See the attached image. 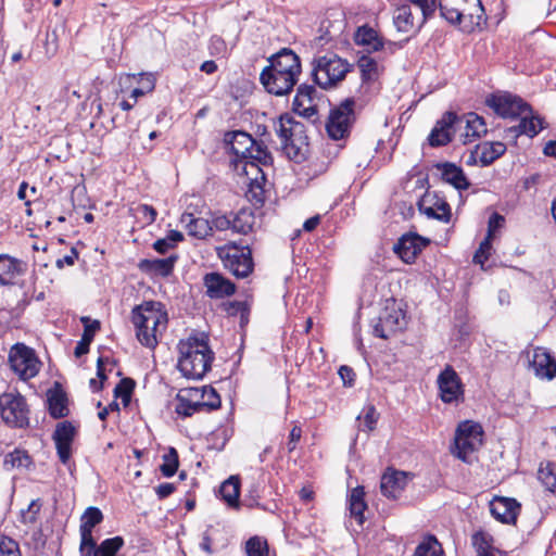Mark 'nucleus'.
<instances>
[{"instance_id":"obj_45","label":"nucleus","mask_w":556,"mask_h":556,"mask_svg":"<svg viewBox=\"0 0 556 556\" xmlns=\"http://www.w3.org/2000/svg\"><path fill=\"white\" fill-rule=\"evenodd\" d=\"M179 466L178 453L176 448L169 447L168 452L163 455V464L160 467V470L164 477H173Z\"/></svg>"},{"instance_id":"obj_47","label":"nucleus","mask_w":556,"mask_h":556,"mask_svg":"<svg viewBox=\"0 0 556 556\" xmlns=\"http://www.w3.org/2000/svg\"><path fill=\"white\" fill-rule=\"evenodd\" d=\"M472 545L477 552V556H495L491 551L490 535L483 531L472 534Z\"/></svg>"},{"instance_id":"obj_16","label":"nucleus","mask_w":556,"mask_h":556,"mask_svg":"<svg viewBox=\"0 0 556 556\" xmlns=\"http://www.w3.org/2000/svg\"><path fill=\"white\" fill-rule=\"evenodd\" d=\"M457 131V115L446 112L434 125L428 142L431 147L446 146L452 141L453 135Z\"/></svg>"},{"instance_id":"obj_3","label":"nucleus","mask_w":556,"mask_h":556,"mask_svg":"<svg viewBox=\"0 0 556 556\" xmlns=\"http://www.w3.org/2000/svg\"><path fill=\"white\" fill-rule=\"evenodd\" d=\"M131 320L138 341L149 349H154L167 328L168 317L161 302L146 301L134 307Z\"/></svg>"},{"instance_id":"obj_26","label":"nucleus","mask_w":556,"mask_h":556,"mask_svg":"<svg viewBox=\"0 0 556 556\" xmlns=\"http://www.w3.org/2000/svg\"><path fill=\"white\" fill-rule=\"evenodd\" d=\"M435 168L440 173L442 180L453 186L456 190L463 191L470 187V182L463 168L456 164L450 162L438 163Z\"/></svg>"},{"instance_id":"obj_5","label":"nucleus","mask_w":556,"mask_h":556,"mask_svg":"<svg viewBox=\"0 0 556 556\" xmlns=\"http://www.w3.org/2000/svg\"><path fill=\"white\" fill-rule=\"evenodd\" d=\"M441 16L451 24H464L465 30H472L485 22L481 0H437Z\"/></svg>"},{"instance_id":"obj_9","label":"nucleus","mask_w":556,"mask_h":556,"mask_svg":"<svg viewBox=\"0 0 556 556\" xmlns=\"http://www.w3.org/2000/svg\"><path fill=\"white\" fill-rule=\"evenodd\" d=\"M217 255L224 267L237 278H245L253 271L254 262L249 247L227 243L217 248Z\"/></svg>"},{"instance_id":"obj_50","label":"nucleus","mask_w":556,"mask_h":556,"mask_svg":"<svg viewBox=\"0 0 556 556\" xmlns=\"http://www.w3.org/2000/svg\"><path fill=\"white\" fill-rule=\"evenodd\" d=\"M207 48L212 56L224 58L227 54V45L220 36H212Z\"/></svg>"},{"instance_id":"obj_21","label":"nucleus","mask_w":556,"mask_h":556,"mask_svg":"<svg viewBox=\"0 0 556 556\" xmlns=\"http://www.w3.org/2000/svg\"><path fill=\"white\" fill-rule=\"evenodd\" d=\"M204 286L206 288V294L211 299L230 296L236 291L235 283L219 273L206 274L204 276Z\"/></svg>"},{"instance_id":"obj_30","label":"nucleus","mask_w":556,"mask_h":556,"mask_svg":"<svg viewBox=\"0 0 556 556\" xmlns=\"http://www.w3.org/2000/svg\"><path fill=\"white\" fill-rule=\"evenodd\" d=\"M176 261V256L154 260L144 258L139 262L138 267L146 274L167 277L172 274Z\"/></svg>"},{"instance_id":"obj_33","label":"nucleus","mask_w":556,"mask_h":556,"mask_svg":"<svg viewBox=\"0 0 556 556\" xmlns=\"http://www.w3.org/2000/svg\"><path fill=\"white\" fill-rule=\"evenodd\" d=\"M354 41L357 46H362L367 52L378 51L383 46L378 33L368 26L358 27L354 35Z\"/></svg>"},{"instance_id":"obj_18","label":"nucleus","mask_w":556,"mask_h":556,"mask_svg":"<svg viewBox=\"0 0 556 556\" xmlns=\"http://www.w3.org/2000/svg\"><path fill=\"white\" fill-rule=\"evenodd\" d=\"M76 435V428L70 421L58 424L53 432L58 456L63 464H66L72 455V443Z\"/></svg>"},{"instance_id":"obj_4","label":"nucleus","mask_w":556,"mask_h":556,"mask_svg":"<svg viewBox=\"0 0 556 556\" xmlns=\"http://www.w3.org/2000/svg\"><path fill=\"white\" fill-rule=\"evenodd\" d=\"M178 350L177 367L184 377L200 380L211 369L214 353L210 349L205 336H191L187 340L180 341Z\"/></svg>"},{"instance_id":"obj_35","label":"nucleus","mask_w":556,"mask_h":556,"mask_svg":"<svg viewBox=\"0 0 556 556\" xmlns=\"http://www.w3.org/2000/svg\"><path fill=\"white\" fill-rule=\"evenodd\" d=\"M23 271L22 263L7 254H0V283L9 285Z\"/></svg>"},{"instance_id":"obj_19","label":"nucleus","mask_w":556,"mask_h":556,"mask_svg":"<svg viewBox=\"0 0 556 556\" xmlns=\"http://www.w3.org/2000/svg\"><path fill=\"white\" fill-rule=\"evenodd\" d=\"M457 130H464L462 137L465 144L472 142L486 132V125L482 117L471 112L457 116Z\"/></svg>"},{"instance_id":"obj_28","label":"nucleus","mask_w":556,"mask_h":556,"mask_svg":"<svg viewBox=\"0 0 556 556\" xmlns=\"http://www.w3.org/2000/svg\"><path fill=\"white\" fill-rule=\"evenodd\" d=\"M103 519L101 510L97 507H88L81 516L80 523V549L86 545L93 544L92 529L99 525Z\"/></svg>"},{"instance_id":"obj_27","label":"nucleus","mask_w":556,"mask_h":556,"mask_svg":"<svg viewBox=\"0 0 556 556\" xmlns=\"http://www.w3.org/2000/svg\"><path fill=\"white\" fill-rule=\"evenodd\" d=\"M505 151L506 146L503 142H483L476 147L470 160L475 163L479 162L482 166H488L502 156Z\"/></svg>"},{"instance_id":"obj_59","label":"nucleus","mask_w":556,"mask_h":556,"mask_svg":"<svg viewBox=\"0 0 556 556\" xmlns=\"http://www.w3.org/2000/svg\"><path fill=\"white\" fill-rule=\"evenodd\" d=\"M140 85H141V89L144 90V93L146 92H150L154 89L155 87V77L153 74L149 73V74H140Z\"/></svg>"},{"instance_id":"obj_24","label":"nucleus","mask_w":556,"mask_h":556,"mask_svg":"<svg viewBox=\"0 0 556 556\" xmlns=\"http://www.w3.org/2000/svg\"><path fill=\"white\" fill-rule=\"evenodd\" d=\"M426 243L418 235H404L394 245V251L405 263L409 264L415 261Z\"/></svg>"},{"instance_id":"obj_39","label":"nucleus","mask_w":556,"mask_h":556,"mask_svg":"<svg viewBox=\"0 0 556 556\" xmlns=\"http://www.w3.org/2000/svg\"><path fill=\"white\" fill-rule=\"evenodd\" d=\"M220 495L231 507L239 506L240 482L237 478L230 477L220 485Z\"/></svg>"},{"instance_id":"obj_32","label":"nucleus","mask_w":556,"mask_h":556,"mask_svg":"<svg viewBox=\"0 0 556 556\" xmlns=\"http://www.w3.org/2000/svg\"><path fill=\"white\" fill-rule=\"evenodd\" d=\"M180 223L187 229L188 235L198 239H204L212 232V226L207 219L195 217L191 213H184L180 217Z\"/></svg>"},{"instance_id":"obj_31","label":"nucleus","mask_w":556,"mask_h":556,"mask_svg":"<svg viewBox=\"0 0 556 556\" xmlns=\"http://www.w3.org/2000/svg\"><path fill=\"white\" fill-rule=\"evenodd\" d=\"M123 545L124 540L122 536L106 539L99 546L96 545L93 540V544L86 545L84 549H80V553L83 556H116Z\"/></svg>"},{"instance_id":"obj_25","label":"nucleus","mask_w":556,"mask_h":556,"mask_svg":"<svg viewBox=\"0 0 556 556\" xmlns=\"http://www.w3.org/2000/svg\"><path fill=\"white\" fill-rule=\"evenodd\" d=\"M420 211L430 218L448 223L451 219L450 204L442 198L427 194L420 204Z\"/></svg>"},{"instance_id":"obj_61","label":"nucleus","mask_w":556,"mask_h":556,"mask_svg":"<svg viewBox=\"0 0 556 556\" xmlns=\"http://www.w3.org/2000/svg\"><path fill=\"white\" fill-rule=\"evenodd\" d=\"M339 376L341 377L344 386H352L354 382L355 374L352 368L348 366H341L339 368Z\"/></svg>"},{"instance_id":"obj_29","label":"nucleus","mask_w":556,"mask_h":556,"mask_svg":"<svg viewBox=\"0 0 556 556\" xmlns=\"http://www.w3.org/2000/svg\"><path fill=\"white\" fill-rule=\"evenodd\" d=\"M407 484V476L403 471L386 472L380 482V489L384 496L397 498Z\"/></svg>"},{"instance_id":"obj_13","label":"nucleus","mask_w":556,"mask_h":556,"mask_svg":"<svg viewBox=\"0 0 556 556\" xmlns=\"http://www.w3.org/2000/svg\"><path fill=\"white\" fill-rule=\"evenodd\" d=\"M9 363L12 370L23 380L34 378L40 368L34 350L23 343H16L11 348Z\"/></svg>"},{"instance_id":"obj_11","label":"nucleus","mask_w":556,"mask_h":556,"mask_svg":"<svg viewBox=\"0 0 556 556\" xmlns=\"http://www.w3.org/2000/svg\"><path fill=\"white\" fill-rule=\"evenodd\" d=\"M483 431L479 424L466 420L458 425L453 453L466 462L468 456L482 445Z\"/></svg>"},{"instance_id":"obj_54","label":"nucleus","mask_w":556,"mask_h":556,"mask_svg":"<svg viewBox=\"0 0 556 556\" xmlns=\"http://www.w3.org/2000/svg\"><path fill=\"white\" fill-rule=\"evenodd\" d=\"M137 214L142 217L147 225H151L155 222L157 213L156 210L148 204H140L136 208Z\"/></svg>"},{"instance_id":"obj_1","label":"nucleus","mask_w":556,"mask_h":556,"mask_svg":"<svg viewBox=\"0 0 556 556\" xmlns=\"http://www.w3.org/2000/svg\"><path fill=\"white\" fill-rule=\"evenodd\" d=\"M225 143L229 146L231 152L240 159L242 172L249 180L248 194L256 203H263L264 189L262 184L265 180V174L260 165H268L271 162V155L263 143L256 142L251 135L245 131H231L225 135Z\"/></svg>"},{"instance_id":"obj_15","label":"nucleus","mask_w":556,"mask_h":556,"mask_svg":"<svg viewBox=\"0 0 556 556\" xmlns=\"http://www.w3.org/2000/svg\"><path fill=\"white\" fill-rule=\"evenodd\" d=\"M486 103L497 115L505 118L520 116L529 111V106L519 97L510 93L492 96Z\"/></svg>"},{"instance_id":"obj_42","label":"nucleus","mask_w":556,"mask_h":556,"mask_svg":"<svg viewBox=\"0 0 556 556\" xmlns=\"http://www.w3.org/2000/svg\"><path fill=\"white\" fill-rule=\"evenodd\" d=\"M204 408V404L200 401H190L185 394L179 393L177 395L176 413L182 417H190L197 412H201Z\"/></svg>"},{"instance_id":"obj_55","label":"nucleus","mask_w":556,"mask_h":556,"mask_svg":"<svg viewBox=\"0 0 556 556\" xmlns=\"http://www.w3.org/2000/svg\"><path fill=\"white\" fill-rule=\"evenodd\" d=\"M378 420V413L372 405H369L365 408L363 416V424L368 431L375 429Z\"/></svg>"},{"instance_id":"obj_2","label":"nucleus","mask_w":556,"mask_h":556,"mask_svg":"<svg viewBox=\"0 0 556 556\" xmlns=\"http://www.w3.org/2000/svg\"><path fill=\"white\" fill-rule=\"evenodd\" d=\"M269 66L261 73L260 79L267 92L275 96L289 93L301 74L300 58L289 49H282L270 60Z\"/></svg>"},{"instance_id":"obj_44","label":"nucleus","mask_w":556,"mask_h":556,"mask_svg":"<svg viewBox=\"0 0 556 556\" xmlns=\"http://www.w3.org/2000/svg\"><path fill=\"white\" fill-rule=\"evenodd\" d=\"M538 478L546 490L554 492L556 489V467L552 463L541 465L538 471Z\"/></svg>"},{"instance_id":"obj_23","label":"nucleus","mask_w":556,"mask_h":556,"mask_svg":"<svg viewBox=\"0 0 556 556\" xmlns=\"http://www.w3.org/2000/svg\"><path fill=\"white\" fill-rule=\"evenodd\" d=\"M492 516L503 523H515L520 510V505L513 498H495L490 506Z\"/></svg>"},{"instance_id":"obj_56","label":"nucleus","mask_w":556,"mask_h":556,"mask_svg":"<svg viewBox=\"0 0 556 556\" xmlns=\"http://www.w3.org/2000/svg\"><path fill=\"white\" fill-rule=\"evenodd\" d=\"M504 222L505 219L502 215L493 213L489 218L486 238L492 239L494 232L503 226Z\"/></svg>"},{"instance_id":"obj_14","label":"nucleus","mask_w":556,"mask_h":556,"mask_svg":"<svg viewBox=\"0 0 556 556\" xmlns=\"http://www.w3.org/2000/svg\"><path fill=\"white\" fill-rule=\"evenodd\" d=\"M440 399L444 403H457L464 399V387L455 369L447 365L438 376Z\"/></svg>"},{"instance_id":"obj_8","label":"nucleus","mask_w":556,"mask_h":556,"mask_svg":"<svg viewBox=\"0 0 556 556\" xmlns=\"http://www.w3.org/2000/svg\"><path fill=\"white\" fill-rule=\"evenodd\" d=\"M351 67L346 60L330 53L314 60L312 76L320 88L328 89L343 80Z\"/></svg>"},{"instance_id":"obj_64","label":"nucleus","mask_w":556,"mask_h":556,"mask_svg":"<svg viewBox=\"0 0 556 556\" xmlns=\"http://www.w3.org/2000/svg\"><path fill=\"white\" fill-rule=\"evenodd\" d=\"M172 248L174 245L166 238L159 239L153 243V249L161 254L166 253Z\"/></svg>"},{"instance_id":"obj_48","label":"nucleus","mask_w":556,"mask_h":556,"mask_svg":"<svg viewBox=\"0 0 556 556\" xmlns=\"http://www.w3.org/2000/svg\"><path fill=\"white\" fill-rule=\"evenodd\" d=\"M30 465L29 456L20 450L8 454L4 458V468L10 470L13 468H26Z\"/></svg>"},{"instance_id":"obj_38","label":"nucleus","mask_w":556,"mask_h":556,"mask_svg":"<svg viewBox=\"0 0 556 556\" xmlns=\"http://www.w3.org/2000/svg\"><path fill=\"white\" fill-rule=\"evenodd\" d=\"M255 216L251 210L242 208L232 218V231L247 235L252 231Z\"/></svg>"},{"instance_id":"obj_34","label":"nucleus","mask_w":556,"mask_h":556,"mask_svg":"<svg viewBox=\"0 0 556 556\" xmlns=\"http://www.w3.org/2000/svg\"><path fill=\"white\" fill-rule=\"evenodd\" d=\"M518 126L513 129L517 135L536 136L545 126L544 119L538 115H532L531 109L521 115Z\"/></svg>"},{"instance_id":"obj_52","label":"nucleus","mask_w":556,"mask_h":556,"mask_svg":"<svg viewBox=\"0 0 556 556\" xmlns=\"http://www.w3.org/2000/svg\"><path fill=\"white\" fill-rule=\"evenodd\" d=\"M491 249H492L491 239L485 238L480 243L479 249L476 251V253L473 255V262L476 264H480L481 266H483L491 254Z\"/></svg>"},{"instance_id":"obj_51","label":"nucleus","mask_w":556,"mask_h":556,"mask_svg":"<svg viewBox=\"0 0 556 556\" xmlns=\"http://www.w3.org/2000/svg\"><path fill=\"white\" fill-rule=\"evenodd\" d=\"M134 388L135 381L130 378H124L114 389L115 396L122 397L124 402H128Z\"/></svg>"},{"instance_id":"obj_49","label":"nucleus","mask_w":556,"mask_h":556,"mask_svg":"<svg viewBox=\"0 0 556 556\" xmlns=\"http://www.w3.org/2000/svg\"><path fill=\"white\" fill-rule=\"evenodd\" d=\"M200 403L204 404V408L208 410L216 409L220 406V397L212 387H203L202 388V401Z\"/></svg>"},{"instance_id":"obj_60","label":"nucleus","mask_w":556,"mask_h":556,"mask_svg":"<svg viewBox=\"0 0 556 556\" xmlns=\"http://www.w3.org/2000/svg\"><path fill=\"white\" fill-rule=\"evenodd\" d=\"M78 257V253L76 251V249H72L71 250V253L61 257V258H58L56 262H55V265L58 268L62 269L65 265L66 266H73L74 263H75V260Z\"/></svg>"},{"instance_id":"obj_62","label":"nucleus","mask_w":556,"mask_h":556,"mask_svg":"<svg viewBox=\"0 0 556 556\" xmlns=\"http://www.w3.org/2000/svg\"><path fill=\"white\" fill-rule=\"evenodd\" d=\"M175 485L173 483H161L155 488V493L160 500L166 498L175 491Z\"/></svg>"},{"instance_id":"obj_10","label":"nucleus","mask_w":556,"mask_h":556,"mask_svg":"<svg viewBox=\"0 0 556 556\" xmlns=\"http://www.w3.org/2000/svg\"><path fill=\"white\" fill-rule=\"evenodd\" d=\"M354 104L353 99H346L340 105L330 110L326 123V131L331 139L342 140L350 136L356 119Z\"/></svg>"},{"instance_id":"obj_6","label":"nucleus","mask_w":556,"mask_h":556,"mask_svg":"<svg viewBox=\"0 0 556 556\" xmlns=\"http://www.w3.org/2000/svg\"><path fill=\"white\" fill-rule=\"evenodd\" d=\"M276 131L280 138L282 149L287 156L294 162H302L307 153V137L304 125L289 115L279 118Z\"/></svg>"},{"instance_id":"obj_22","label":"nucleus","mask_w":556,"mask_h":556,"mask_svg":"<svg viewBox=\"0 0 556 556\" xmlns=\"http://www.w3.org/2000/svg\"><path fill=\"white\" fill-rule=\"evenodd\" d=\"M530 364L538 377L547 380L556 377V361L546 349L535 348Z\"/></svg>"},{"instance_id":"obj_7","label":"nucleus","mask_w":556,"mask_h":556,"mask_svg":"<svg viewBox=\"0 0 556 556\" xmlns=\"http://www.w3.org/2000/svg\"><path fill=\"white\" fill-rule=\"evenodd\" d=\"M437 9V0H410L408 4L397 7L393 13V22L399 31L414 33Z\"/></svg>"},{"instance_id":"obj_36","label":"nucleus","mask_w":556,"mask_h":556,"mask_svg":"<svg viewBox=\"0 0 556 556\" xmlns=\"http://www.w3.org/2000/svg\"><path fill=\"white\" fill-rule=\"evenodd\" d=\"M364 496L365 492L363 486L354 488L349 495L350 514L357 520L359 526L364 523V511L367 508Z\"/></svg>"},{"instance_id":"obj_40","label":"nucleus","mask_w":556,"mask_h":556,"mask_svg":"<svg viewBox=\"0 0 556 556\" xmlns=\"http://www.w3.org/2000/svg\"><path fill=\"white\" fill-rule=\"evenodd\" d=\"M49 413L53 418H62L68 414L65 394L61 391L50 392L48 395Z\"/></svg>"},{"instance_id":"obj_20","label":"nucleus","mask_w":556,"mask_h":556,"mask_svg":"<svg viewBox=\"0 0 556 556\" xmlns=\"http://www.w3.org/2000/svg\"><path fill=\"white\" fill-rule=\"evenodd\" d=\"M315 93L316 90L313 86L300 85L293 100V111L307 118L316 115Z\"/></svg>"},{"instance_id":"obj_43","label":"nucleus","mask_w":556,"mask_h":556,"mask_svg":"<svg viewBox=\"0 0 556 556\" xmlns=\"http://www.w3.org/2000/svg\"><path fill=\"white\" fill-rule=\"evenodd\" d=\"M245 553L248 556H270L267 540L255 535L245 542Z\"/></svg>"},{"instance_id":"obj_46","label":"nucleus","mask_w":556,"mask_h":556,"mask_svg":"<svg viewBox=\"0 0 556 556\" xmlns=\"http://www.w3.org/2000/svg\"><path fill=\"white\" fill-rule=\"evenodd\" d=\"M357 65L364 81H372L378 77V64L374 59L362 56Z\"/></svg>"},{"instance_id":"obj_57","label":"nucleus","mask_w":556,"mask_h":556,"mask_svg":"<svg viewBox=\"0 0 556 556\" xmlns=\"http://www.w3.org/2000/svg\"><path fill=\"white\" fill-rule=\"evenodd\" d=\"M211 223L212 230L216 229L218 231H225L228 229L232 230V219H229L226 216L215 217Z\"/></svg>"},{"instance_id":"obj_41","label":"nucleus","mask_w":556,"mask_h":556,"mask_svg":"<svg viewBox=\"0 0 556 556\" xmlns=\"http://www.w3.org/2000/svg\"><path fill=\"white\" fill-rule=\"evenodd\" d=\"M414 556H444V553L437 538L429 535L418 544Z\"/></svg>"},{"instance_id":"obj_58","label":"nucleus","mask_w":556,"mask_h":556,"mask_svg":"<svg viewBox=\"0 0 556 556\" xmlns=\"http://www.w3.org/2000/svg\"><path fill=\"white\" fill-rule=\"evenodd\" d=\"M302 437V429L300 426L294 425L289 434V442L287 444L289 452H292L296 447V443Z\"/></svg>"},{"instance_id":"obj_53","label":"nucleus","mask_w":556,"mask_h":556,"mask_svg":"<svg viewBox=\"0 0 556 556\" xmlns=\"http://www.w3.org/2000/svg\"><path fill=\"white\" fill-rule=\"evenodd\" d=\"M0 556H21L18 544L9 538L1 539Z\"/></svg>"},{"instance_id":"obj_37","label":"nucleus","mask_w":556,"mask_h":556,"mask_svg":"<svg viewBox=\"0 0 556 556\" xmlns=\"http://www.w3.org/2000/svg\"><path fill=\"white\" fill-rule=\"evenodd\" d=\"M81 321L85 325L84 333L81 340L77 343L75 348V355L80 357L81 355L88 353L89 345L93 340L94 333L100 329L99 320H93L90 323L89 317H81Z\"/></svg>"},{"instance_id":"obj_17","label":"nucleus","mask_w":556,"mask_h":556,"mask_svg":"<svg viewBox=\"0 0 556 556\" xmlns=\"http://www.w3.org/2000/svg\"><path fill=\"white\" fill-rule=\"evenodd\" d=\"M406 325L405 314L401 308L387 307L379 317V323L374 327V333L382 339L402 330Z\"/></svg>"},{"instance_id":"obj_63","label":"nucleus","mask_w":556,"mask_h":556,"mask_svg":"<svg viewBox=\"0 0 556 556\" xmlns=\"http://www.w3.org/2000/svg\"><path fill=\"white\" fill-rule=\"evenodd\" d=\"M39 510V506L31 502L26 511H22L24 522H34L36 520V514Z\"/></svg>"},{"instance_id":"obj_12","label":"nucleus","mask_w":556,"mask_h":556,"mask_svg":"<svg viewBox=\"0 0 556 556\" xmlns=\"http://www.w3.org/2000/svg\"><path fill=\"white\" fill-rule=\"evenodd\" d=\"M0 414L2 420L11 427L24 428L29 424V410L26 401L18 393L0 395Z\"/></svg>"}]
</instances>
